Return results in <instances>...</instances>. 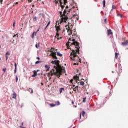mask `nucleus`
Instances as JSON below:
<instances>
[{"mask_svg": "<svg viewBox=\"0 0 128 128\" xmlns=\"http://www.w3.org/2000/svg\"><path fill=\"white\" fill-rule=\"evenodd\" d=\"M69 40H72V42H68L66 43V44L68 46H74L76 49L75 50H72V52H70V58L72 60H76V57L78 58V52H80V43L76 42V39L73 38L72 40L71 39H69Z\"/></svg>", "mask_w": 128, "mask_h": 128, "instance_id": "f257e3e1", "label": "nucleus"}, {"mask_svg": "<svg viewBox=\"0 0 128 128\" xmlns=\"http://www.w3.org/2000/svg\"><path fill=\"white\" fill-rule=\"evenodd\" d=\"M74 8V6H72V8H70L68 10H64V16H61L60 19L58 21V24L57 22L55 26V28L56 31V33H60V24H66V22H68V12H70L72 11V9Z\"/></svg>", "mask_w": 128, "mask_h": 128, "instance_id": "f03ea898", "label": "nucleus"}, {"mask_svg": "<svg viewBox=\"0 0 128 128\" xmlns=\"http://www.w3.org/2000/svg\"><path fill=\"white\" fill-rule=\"evenodd\" d=\"M56 48H52L50 50H48V51L51 52L50 54V56H52L53 58L58 60V57H56Z\"/></svg>", "mask_w": 128, "mask_h": 128, "instance_id": "7ed1b4c3", "label": "nucleus"}, {"mask_svg": "<svg viewBox=\"0 0 128 128\" xmlns=\"http://www.w3.org/2000/svg\"><path fill=\"white\" fill-rule=\"evenodd\" d=\"M62 74H64V72H66V70H64V68H62L60 71L56 70V72H54V74L60 78V76H62Z\"/></svg>", "mask_w": 128, "mask_h": 128, "instance_id": "20e7f679", "label": "nucleus"}, {"mask_svg": "<svg viewBox=\"0 0 128 128\" xmlns=\"http://www.w3.org/2000/svg\"><path fill=\"white\" fill-rule=\"evenodd\" d=\"M66 30H67V32L68 36H70L72 34V36H74V38H76V36H78L76 35V30H74V31H72V28H66Z\"/></svg>", "mask_w": 128, "mask_h": 128, "instance_id": "39448f33", "label": "nucleus"}, {"mask_svg": "<svg viewBox=\"0 0 128 128\" xmlns=\"http://www.w3.org/2000/svg\"><path fill=\"white\" fill-rule=\"evenodd\" d=\"M65 26L66 28H72V26H74V21L72 19H70L68 25H66Z\"/></svg>", "mask_w": 128, "mask_h": 128, "instance_id": "423d86ee", "label": "nucleus"}, {"mask_svg": "<svg viewBox=\"0 0 128 128\" xmlns=\"http://www.w3.org/2000/svg\"><path fill=\"white\" fill-rule=\"evenodd\" d=\"M74 80H76V84H80V86H84V82H80V76H74Z\"/></svg>", "mask_w": 128, "mask_h": 128, "instance_id": "0eeeda50", "label": "nucleus"}, {"mask_svg": "<svg viewBox=\"0 0 128 128\" xmlns=\"http://www.w3.org/2000/svg\"><path fill=\"white\" fill-rule=\"evenodd\" d=\"M54 38H56L57 40H62V38L60 36V33H56V36H54Z\"/></svg>", "mask_w": 128, "mask_h": 128, "instance_id": "6e6552de", "label": "nucleus"}, {"mask_svg": "<svg viewBox=\"0 0 128 128\" xmlns=\"http://www.w3.org/2000/svg\"><path fill=\"white\" fill-rule=\"evenodd\" d=\"M121 44L123 46H128V40H126L125 42H122Z\"/></svg>", "mask_w": 128, "mask_h": 128, "instance_id": "1a4fd4ad", "label": "nucleus"}, {"mask_svg": "<svg viewBox=\"0 0 128 128\" xmlns=\"http://www.w3.org/2000/svg\"><path fill=\"white\" fill-rule=\"evenodd\" d=\"M44 68L46 70V72H48V70H50V65L46 64L44 66Z\"/></svg>", "mask_w": 128, "mask_h": 128, "instance_id": "9d476101", "label": "nucleus"}, {"mask_svg": "<svg viewBox=\"0 0 128 128\" xmlns=\"http://www.w3.org/2000/svg\"><path fill=\"white\" fill-rule=\"evenodd\" d=\"M38 76V72H36V71L34 70V74L32 75V78H36Z\"/></svg>", "mask_w": 128, "mask_h": 128, "instance_id": "9b49d317", "label": "nucleus"}, {"mask_svg": "<svg viewBox=\"0 0 128 128\" xmlns=\"http://www.w3.org/2000/svg\"><path fill=\"white\" fill-rule=\"evenodd\" d=\"M10 52H7L6 54V60H8V56H10Z\"/></svg>", "mask_w": 128, "mask_h": 128, "instance_id": "f8f14e48", "label": "nucleus"}, {"mask_svg": "<svg viewBox=\"0 0 128 128\" xmlns=\"http://www.w3.org/2000/svg\"><path fill=\"white\" fill-rule=\"evenodd\" d=\"M85 114H86V112H84V111H82V113L80 114V118H82V116L84 118Z\"/></svg>", "mask_w": 128, "mask_h": 128, "instance_id": "ddd939ff", "label": "nucleus"}, {"mask_svg": "<svg viewBox=\"0 0 128 128\" xmlns=\"http://www.w3.org/2000/svg\"><path fill=\"white\" fill-rule=\"evenodd\" d=\"M60 94H62V92H64V88H60L59 89Z\"/></svg>", "mask_w": 128, "mask_h": 128, "instance_id": "4468645a", "label": "nucleus"}, {"mask_svg": "<svg viewBox=\"0 0 128 128\" xmlns=\"http://www.w3.org/2000/svg\"><path fill=\"white\" fill-rule=\"evenodd\" d=\"M36 36V32H33V33L31 36V38H34V36Z\"/></svg>", "mask_w": 128, "mask_h": 128, "instance_id": "2eb2a0df", "label": "nucleus"}, {"mask_svg": "<svg viewBox=\"0 0 128 128\" xmlns=\"http://www.w3.org/2000/svg\"><path fill=\"white\" fill-rule=\"evenodd\" d=\"M39 16H40L39 17H38V18H41L42 16V18H44V14L42 13H40L39 14Z\"/></svg>", "mask_w": 128, "mask_h": 128, "instance_id": "dca6fc26", "label": "nucleus"}, {"mask_svg": "<svg viewBox=\"0 0 128 128\" xmlns=\"http://www.w3.org/2000/svg\"><path fill=\"white\" fill-rule=\"evenodd\" d=\"M58 60H54V61H52L51 64H58Z\"/></svg>", "mask_w": 128, "mask_h": 128, "instance_id": "f3484780", "label": "nucleus"}, {"mask_svg": "<svg viewBox=\"0 0 128 128\" xmlns=\"http://www.w3.org/2000/svg\"><path fill=\"white\" fill-rule=\"evenodd\" d=\"M12 98H16V92H14V94H12Z\"/></svg>", "mask_w": 128, "mask_h": 128, "instance_id": "a211bd4d", "label": "nucleus"}, {"mask_svg": "<svg viewBox=\"0 0 128 128\" xmlns=\"http://www.w3.org/2000/svg\"><path fill=\"white\" fill-rule=\"evenodd\" d=\"M108 36H110V34H112V30L110 29L108 32Z\"/></svg>", "mask_w": 128, "mask_h": 128, "instance_id": "6ab92c4d", "label": "nucleus"}, {"mask_svg": "<svg viewBox=\"0 0 128 128\" xmlns=\"http://www.w3.org/2000/svg\"><path fill=\"white\" fill-rule=\"evenodd\" d=\"M28 90L30 92V94H32L34 92V90H32V88L28 89Z\"/></svg>", "mask_w": 128, "mask_h": 128, "instance_id": "aec40b11", "label": "nucleus"}, {"mask_svg": "<svg viewBox=\"0 0 128 128\" xmlns=\"http://www.w3.org/2000/svg\"><path fill=\"white\" fill-rule=\"evenodd\" d=\"M14 66H15V69L14 70V74H16V62H14Z\"/></svg>", "mask_w": 128, "mask_h": 128, "instance_id": "412c9836", "label": "nucleus"}, {"mask_svg": "<svg viewBox=\"0 0 128 128\" xmlns=\"http://www.w3.org/2000/svg\"><path fill=\"white\" fill-rule=\"evenodd\" d=\"M56 54L58 56H62V54L60 52H57Z\"/></svg>", "mask_w": 128, "mask_h": 128, "instance_id": "4be33fe9", "label": "nucleus"}, {"mask_svg": "<svg viewBox=\"0 0 128 128\" xmlns=\"http://www.w3.org/2000/svg\"><path fill=\"white\" fill-rule=\"evenodd\" d=\"M50 22L48 23V24H47V25L46 26H45L44 30H46V29L48 26H50Z\"/></svg>", "mask_w": 128, "mask_h": 128, "instance_id": "5701e85b", "label": "nucleus"}, {"mask_svg": "<svg viewBox=\"0 0 128 128\" xmlns=\"http://www.w3.org/2000/svg\"><path fill=\"white\" fill-rule=\"evenodd\" d=\"M60 102L57 101L56 102L55 106H60Z\"/></svg>", "mask_w": 128, "mask_h": 128, "instance_id": "b1692460", "label": "nucleus"}, {"mask_svg": "<svg viewBox=\"0 0 128 128\" xmlns=\"http://www.w3.org/2000/svg\"><path fill=\"white\" fill-rule=\"evenodd\" d=\"M102 4H103V7L104 8V6H106V0H103Z\"/></svg>", "mask_w": 128, "mask_h": 128, "instance_id": "393cba45", "label": "nucleus"}, {"mask_svg": "<svg viewBox=\"0 0 128 128\" xmlns=\"http://www.w3.org/2000/svg\"><path fill=\"white\" fill-rule=\"evenodd\" d=\"M116 6L114 5H112V10H116Z\"/></svg>", "mask_w": 128, "mask_h": 128, "instance_id": "a878e982", "label": "nucleus"}, {"mask_svg": "<svg viewBox=\"0 0 128 128\" xmlns=\"http://www.w3.org/2000/svg\"><path fill=\"white\" fill-rule=\"evenodd\" d=\"M40 62H42V61L38 60L35 62V64H40Z\"/></svg>", "mask_w": 128, "mask_h": 128, "instance_id": "bb28decb", "label": "nucleus"}, {"mask_svg": "<svg viewBox=\"0 0 128 128\" xmlns=\"http://www.w3.org/2000/svg\"><path fill=\"white\" fill-rule=\"evenodd\" d=\"M86 97L83 98L82 102H86Z\"/></svg>", "mask_w": 128, "mask_h": 128, "instance_id": "cd10ccee", "label": "nucleus"}, {"mask_svg": "<svg viewBox=\"0 0 128 128\" xmlns=\"http://www.w3.org/2000/svg\"><path fill=\"white\" fill-rule=\"evenodd\" d=\"M36 16H34L33 17V20H34V22H36Z\"/></svg>", "mask_w": 128, "mask_h": 128, "instance_id": "c85d7f7f", "label": "nucleus"}, {"mask_svg": "<svg viewBox=\"0 0 128 128\" xmlns=\"http://www.w3.org/2000/svg\"><path fill=\"white\" fill-rule=\"evenodd\" d=\"M16 82H18V76H16Z\"/></svg>", "mask_w": 128, "mask_h": 128, "instance_id": "c756f323", "label": "nucleus"}, {"mask_svg": "<svg viewBox=\"0 0 128 128\" xmlns=\"http://www.w3.org/2000/svg\"><path fill=\"white\" fill-rule=\"evenodd\" d=\"M118 16H120V18H122V15L120 14H118L117 15Z\"/></svg>", "mask_w": 128, "mask_h": 128, "instance_id": "7c9ffc66", "label": "nucleus"}, {"mask_svg": "<svg viewBox=\"0 0 128 128\" xmlns=\"http://www.w3.org/2000/svg\"><path fill=\"white\" fill-rule=\"evenodd\" d=\"M118 54L117 52L115 53V58H118Z\"/></svg>", "mask_w": 128, "mask_h": 128, "instance_id": "2f4dec72", "label": "nucleus"}, {"mask_svg": "<svg viewBox=\"0 0 128 128\" xmlns=\"http://www.w3.org/2000/svg\"><path fill=\"white\" fill-rule=\"evenodd\" d=\"M50 106L52 107L56 106V104H50Z\"/></svg>", "mask_w": 128, "mask_h": 128, "instance_id": "473e14b6", "label": "nucleus"}, {"mask_svg": "<svg viewBox=\"0 0 128 128\" xmlns=\"http://www.w3.org/2000/svg\"><path fill=\"white\" fill-rule=\"evenodd\" d=\"M28 0V2L30 3V2H32L34 0Z\"/></svg>", "mask_w": 128, "mask_h": 128, "instance_id": "72a5a7b5", "label": "nucleus"}, {"mask_svg": "<svg viewBox=\"0 0 128 128\" xmlns=\"http://www.w3.org/2000/svg\"><path fill=\"white\" fill-rule=\"evenodd\" d=\"M72 82H74V80H73V79H71V80H70V84H72Z\"/></svg>", "mask_w": 128, "mask_h": 128, "instance_id": "f704fd0d", "label": "nucleus"}, {"mask_svg": "<svg viewBox=\"0 0 128 128\" xmlns=\"http://www.w3.org/2000/svg\"><path fill=\"white\" fill-rule=\"evenodd\" d=\"M2 70H3V72H6V68H4V69Z\"/></svg>", "mask_w": 128, "mask_h": 128, "instance_id": "c9c22d12", "label": "nucleus"}, {"mask_svg": "<svg viewBox=\"0 0 128 128\" xmlns=\"http://www.w3.org/2000/svg\"><path fill=\"white\" fill-rule=\"evenodd\" d=\"M73 90H74V92H76V88H73Z\"/></svg>", "mask_w": 128, "mask_h": 128, "instance_id": "e433bc0d", "label": "nucleus"}, {"mask_svg": "<svg viewBox=\"0 0 128 128\" xmlns=\"http://www.w3.org/2000/svg\"><path fill=\"white\" fill-rule=\"evenodd\" d=\"M16 24V22H14V24H13V25H12L13 28H14V26H15L14 24Z\"/></svg>", "mask_w": 128, "mask_h": 128, "instance_id": "4c0bfd02", "label": "nucleus"}, {"mask_svg": "<svg viewBox=\"0 0 128 128\" xmlns=\"http://www.w3.org/2000/svg\"><path fill=\"white\" fill-rule=\"evenodd\" d=\"M40 30V28H38V29L36 30V32H36V34H38V32Z\"/></svg>", "mask_w": 128, "mask_h": 128, "instance_id": "58836bf2", "label": "nucleus"}, {"mask_svg": "<svg viewBox=\"0 0 128 128\" xmlns=\"http://www.w3.org/2000/svg\"><path fill=\"white\" fill-rule=\"evenodd\" d=\"M75 88L76 89V90H78V86H76V87H75Z\"/></svg>", "mask_w": 128, "mask_h": 128, "instance_id": "ea45409f", "label": "nucleus"}, {"mask_svg": "<svg viewBox=\"0 0 128 128\" xmlns=\"http://www.w3.org/2000/svg\"><path fill=\"white\" fill-rule=\"evenodd\" d=\"M0 2L1 4H2V0H0Z\"/></svg>", "mask_w": 128, "mask_h": 128, "instance_id": "a19ab883", "label": "nucleus"}, {"mask_svg": "<svg viewBox=\"0 0 128 128\" xmlns=\"http://www.w3.org/2000/svg\"><path fill=\"white\" fill-rule=\"evenodd\" d=\"M36 59H37V60H40V57H37V58H36Z\"/></svg>", "mask_w": 128, "mask_h": 128, "instance_id": "79ce46f5", "label": "nucleus"}, {"mask_svg": "<svg viewBox=\"0 0 128 128\" xmlns=\"http://www.w3.org/2000/svg\"><path fill=\"white\" fill-rule=\"evenodd\" d=\"M72 104H74V101H72Z\"/></svg>", "mask_w": 128, "mask_h": 128, "instance_id": "37998d69", "label": "nucleus"}, {"mask_svg": "<svg viewBox=\"0 0 128 128\" xmlns=\"http://www.w3.org/2000/svg\"><path fill=\"white\" fill-rule=\"evenodd\" d=\"M20 128H24V127H23L22 126H20Z\"/></svg>", "mask_w": 128, "mask_h": 128, "instance_id": "c03bdc74", "label": "nucleus"}, {"mask_svg": "<svg viewBox=\"0 0 128 128\" xmlns=\"http://www.w3.org/2000/svg\"><path fill=\"white\" fill-rule=\"evenodd\" d=\"M36 48H38V44H36Z\"/></svg>", "mask_w": 128, "mask_h": 128, "instance_id": "a18cd8bd", "label": "nucleus"}, {"mask_svg": "<svg viewBox=\"0 0 128 128\" xmlns=\"http://www.w3.org/2000/svg\"><path fill=\"white\" fill-rule=\"evenodd\" d=\"M74 66H76V63H74Z\"/></svg>", "mask_w": 128, "mask_h": 128, "instance_id": "49530a36", "label": "nucleus"}, {"mask_svg": "<svg viewBox=\"0 0 128 128\" xmlns=\"http://www.w3.org/2000/svg\"><path fill=\"white\" fill-rule=\"evenodd\" d=\"M16 4H18V2H16Z\"/></svg>", "mask_w": 128, "mask_h": 128, "instance_id": "de8ad7c7", "label": "nucleus"}, {"mask_svg": "<svg viewBox=\"0 0 128 128\" xmlns=\"http://www.w3.org/2000/svg\"><path fill=\"white\" fill-rule=\"evenodd\" d=\"M22 126H24V122H22Z\"/></svg>", "mask_w": 128, "mask_h": 128, "instance_id": "09e8293b", "label": "nucleus"}, {"mask_svg": "<svg viewBox=\"0 0 128 128\" xmlns=\"http://www.w3.org/2000/svg\"><path fill=\"white\" fill-rule=\"evenodd\" d=\"M68 8V6H66V8Z\"/></svg>", "mask_w": 128, "mask_h": 128, "instance_id": "8fccbe9b", "label": "nucleus"}, {"mask_svg": "<svg viewBox=\"0 0 128 128\" xmlns=\"http://www.w3.org/2000/svg\"><path fill=\"white\" fill-rule=\"evenodd\" d=\"M104 22H106V19H105V20H104Z\"/></svg>", "mask_w": 128, "mask_h": 128, "instance_id": "3c124183", "label": "nucleus"}, {"mask_svg": "<svg viewBox=\"0 0 128 128\" xmlns=\"http://www.w3.org/2000/svg\"><path fill=\"white\" fill-rule=\"evenodd\" d=\"M32 8H34V5H32Z\"/></svg>", "mask_w": 128, "mask_h": 128, "instance_id": "603ef678", "label": "nucleus"}, {"mask_svg": "<svg viewBox=\"0 0 128 128\" xmlns=\"http://www.w3.org/2000/svg\"><path fill=\"white\" fill-rule=\"evenodd\" d=\"M21 2H24V0H21Z\"/></svg>", "mask_w": 128, "mask_h": 128, "instance_id": "864d4df0", "label": "nucleus"}, {"mask_svg": "<svg viewBox=\"0 0 128 128\" xmlns=\"http://www.w3.org/2000/svg\"><path fill=\"white\" fill-rule=\"evenodd\" d=\"M0 48H2V46H0Z\"/></svg>", "mask_w": 128, "mask_h": 128, "instance_id": "5fc2aeb1", "label": "nucleus"}, {"mask_svg": "<svg viewBox=\"0 0 128 128\" xmlns=\"http://www.w3.org/2000/svg\"><path fill=\"white\" fill-rule=\"evenodd\" d=\"M14 36H16V35H14Z\"/></svg>", "mask_w": 128, "mask_h": 128, "instance_id": "6e6d98bb", "label": "nucleus"}, {"mask_svg": "<svg viewBox=\"0 0 128 128\" xmlns=\"http://www.w3.org/2000/svg\"><path fill=\"white\" fill-rule=\"evenodd\" d=\"M79 76H80V74H79Z\"/></svg>", "mask_w": 128, "mask_h": 128, "instance_id": "4d7b16f0", "label": "nucleus"}, {"mask_svg": "<svg viewBox=\"0 0 128 128\" xmlns=\"http://www.w3.org/2000/svg\"><path fill=\"white\" fill-rule=\"evenodd\" d=\"M74 86H75L74 85H73Z\"/></svg>", "mask_w": 128, "mask_h": 128, "instance_id": "13d9d810", "label": "nucleus"}, {"mask_svg": "<svg viewBox=\"0 0 128 128\" xmlns=\"http://www.w3.org/2000/svg\"><path fill=\"white\" fill-rule=\"evenodd\" d=\"M0 60H1V58H0Z\"/></svg>", "mask_w": 128, "mask_h": 128, "instance_id": "bf43d9fd", "label": "nucleus"}]
</instances>
